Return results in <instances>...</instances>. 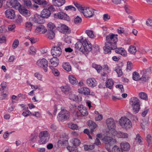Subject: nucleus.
<instances>
[{
  "instance_id": "f257e3e1",
  "label": "nucleus",
  "mask_w": 152,
  "mask_h": 152,
  "mask_svg": "<svg viewBox=\"0 0 152 152\" xmlns=\"http://www.w3.org/2000/svg\"><path fill=\"white\" fill-rule=\"evenodd\" d=\"M75 48L85 54H87L92 49L91 45L89 44L88 39L85 37L78 41L75 44Z\"/></svg>"
},
{
  "instance_id": "f03ea898",
  "label": "nucleus",
  "mask_w": 152,
  "mask_h": 152,
  "mask_svg": "<svg viewBox=\"0 0 152 152\" xmlns=\"http://www.w3.org/2000/svg\"><path fill=\"white\" fill-rule=\"evenodd\" d=\"M119 123L121 127L128 130L132 127V124L131 121L126 117H122L120 119Z\"/></svg>"
},
{
  "instance_id": "7ed1b4c3",
  "label": "nucleus",
  "mask_w": 152,
  "mask_h": 152,
  "mask_svg": "<svg viewBox=\"0 0 152 152\" xmlns=\"http://www.w3.org/2000/svg\"><path fill=\"white\" fill-rule=\"evenodd\" d=\"M118 35L113 33L110 34L106 36V42L114 47H117L116 43L118 41Z\"/></svg>"
},
{
  "instance_id": "20e7f679",
  "label": "nucleus",
  "mask_w": 152,
  "mask_h": 152,
  "mask_svg": "<svg viewBox=\"0 0 152 152\" xmlns=\"http://www.w3.org/2000/svg\"><path fill=\"white\" fill-rule=\"evenodd\" d=\"M130 104L132 106L134 113L135 114L137 113L140 109L138 99L135 97L131 98L130 100Z\"/></svg>"
},
{
  "instance_id": "39448f33",
  "label": "nucleus",
  "mask_w": 152,
  "mask_h": 152,
  "mask_svg": "<svg viewBox=\"0 0 152 152\" xmlns=\"http://www.w3.org/2000/svg\"><path fill=\"white\" fill-rule=\"evenodd\" d=\"M63 45L61 42L58 43L57 45L52 48L51 53L53 57H59L61 54Z\"/></svg>"
},
{
  "instance_id": "423d86ee",
  "label": "nucleus",
  "mask_w": 152,
  "mask_h": 152,
  "mask_svg": "<svg viewBox=\"0 0 152 152\" xmlns=\"http://www.w3.org/2000/svg\"><path fill=\"white\" fill-rule=\"evenodd\" d=\"M94 9L84 7L81 10V12L87 18H90L94 16L95 13Z\"/></svg>"
},
{
  "instance_id": "0eeeda50",
  "label": "nucleus",
  "mask_w": 152,
  "mask_h": 152,
  "mask_svg": "<svg viewBox=\"0 0 152 152\" xmlns=\"http://www.w3.org/2000/svg\"><path fill=\"white\" fill-rule=\"evenodd\" d=\"M49 136L50 134L48 131H44L41 132L39 134L40 143L42 144L46 143L48 141Z\"/></svg>"
},
{
  "instance_id": "6e6552de",
  "label": "nucleus",
  "mask_w": 152,
  "mask_h": 152,
  "mask_svg": "<svg viewBox=\"0 0 152 152\" xmlns=\"http://www.w3.org/2000/svg\"><path fill=\"white\" fill-rule=\"evenodd\" d=\"M70 115V113L68 111L65 110H61L58 114V118L59 120L63 121L68 119Z\"/></svg>"
},
{
  "instance_id": "1a4fd4ad",
  "label": "nucleus",
  "mask_w": 152,
  "mask_h": 152,
  "mask_svg": "<svg viewBox=\"0 0 152 152\" xmlns=\"http://www.w3.org/2000/svg\"><path fill=\"white\" fill-rule=\"evenodd\" d=\"M37 65L39 66L42 68L45 72L48 71V61L44 58L39 59L37 62Z\"/></svg>"
},
{
  "instance_id": "9d476101",
  "label": "nucleus",
  "mask_w": 152,
  "mask_h": 152,
  "mask_svg": "<svg viewBox=\"0 0 152 152\" xmlns=\"http://www.w3.org/2000/svg\"><path fill=\"white\" fill-rule=\"evenodd\" d=\"M7 4L9 7H13L17 10L19 9L21 5L16 0H9L7 1Z\"/></svg>"
},
{
  "instance_id": "9b49d317",
  "label": "nucleus",
  "mask_w": 152,
  "mask_h": 152,
  "mask_svg": "<svg viewBox=\"0 0 152 152\" xmlns=\"http://www.w3.org/2000/svg\"><path fill=\"white\" fill-rule=\"evenodd\" d=\"M58 31L61 32L65 34H69L71 32L70 30L65 24H60L57 27Z\"/></svg>"
},
{
  "instance_id": "f8f14e48",
  "label": "nucleus",
  "mask_w": 152,
  "mask_h": 152,
  "mask_svg": "<svg viewBox=\"0 0 152 152\" xmlns=\"http://www.w3.org/2000/svg\"><path fill=\"white\" fill-rule=\"evenodd\" d=\"M104 142L106 143L105 147L107 148V145H109V147L114 144L116 142L115 139H113L112 137L108 136L104 137L103 139Z\"/></svg>"
},
{
  "instance_id": "ddd939ff",
  "label": "nucleus",
  "mask_w": 152,
  "mask_h": 152,
  "mask_svg": "<svg viewBox=\"0 0 152 152\" xmlns=\"http://www.w3.org/2000/svg\"><path fill=\"white\" fill-rule=\"evenodd\" d=\"M106 124L110 130L111 129L113 132H115V123L113 118H110L107 119L106 121Z\"/></svg>"
},
{
  "instance_id": "4468645a",
  "label": "nucleus",
  "mask_w": 152,
  "mask_h": 152,
  "mask_svg": "<svg viewBox=\"0 0 152 152\" xmlns=\"http://www.w3.org/2000/svg\"><path fill=\"white\" fill-rule=\"evenodd\" d=\"M21 14L25 16L26 17H28L31 15V12L30 11L27 10L25 7L22 6L20 5V6L19 7V9L17 10Z\"/></svg>"
},
{
  "instance_id": "2eb2a0df",
  "label": "nucleus",
  "mask_w": 152,
  "mask_h": 152,
  "mask_svg": "<svg viewBox=\"0 0 152 152\" xmlns=\"http://www.w3.org/2000/svg\"><path fill=\"white\" fill-rule=\"evenodd\" d=\"M5 15L7 18L11 19H14L15 16V11L11 9L7 10L5 12Z\"/></svg>"
},
{
  "instance_id": "dca6fc26",
  "label": "nucleus",
  "mask_w": 152,
  "mask_h": 152,
  "mask_svg": "<svg viewBox=\"0 0 152 152\" xmlns=\"http://www.w3.org/2000/svg\"><path fill=\"white\" fill-rule=\"evenodd\" d=\"M47 31L45 27L43 25H40L37 26L35 29V32L37 34H41L45 33Z\"/></svg>"
},
{
  "instance_id": "f3484780",
  "label": "nucleus",
  "mask_w": 152,
  "mask_h": 152,
  "mask_svg": "<svg viewBox=\"0 0 152 152\" xmlns=\"http://www.w3.org/2000/svg\"><path fill=\"white\" fill-rule=\"evenodd\" d=\"M109 44V43H105V46L103 47L104 52L105 54L110 53L111 50H114L116 48V47H114L113 45Z\"/></svg>"
},
{
  "instance_id": "a211bd4d",
  "label": "nucleus",
  "mask_w": 152,
  "mask_h": 152,
  "mask_svg": "<svg viewBox=\"0 0 152 152\" xmlns=\"http://www.w3.org/2000/svg\"><path fill=\"white\" fill-rule=\"evenodd\" d=\"M78 110L81 114L84 116L88 115V112L86 107L82 104L79 105L78 107Z\"/></svg>"
},
{
  "instance_id": "6ab92c4d",
  "label": "nucleus",
  "mask_w": 152,
  "mask_h": 152,
  "mask_svg": "<svg viewBox=\"0 0 152 152\" xmlns=\"http://www.w3.org/2000/svg\"><path fill=\"white\" fill-rule=\"evenodd\" d=\"M51 15L50 11L48 9H44L41 12V15L43 18H47Z\"/></svg>"
},
{
  "instance_id": "aec40b11",
  "label": "nucleus",
  "mask_w": 152,
  "mask_h": 152,
  "mask_svg": "<svg viewBox=\"0 0 152 152\" xmlns=\"http://www.w3.org/2000/svg\"><path fill=\"white\" fill-rule=\"evenodd\" d=\"M42 18L41 15H40L36 14L34 15L33 18V20L36 23H42L44 22Z\"/></svg>"
},
{
  "instance_id": "412c9836",
  "label": "nucleus",
  "mask_w": 152,
  "mask_h": 152,
  "mask_svg": "<svg viewBox=\"0 0 152 152\" xmlns=\"http://www.w3.org/2000/svg\"><path fill=\"white\" fill-rule=\"evenodd\" d=\"M78 91L79 93L83 94L85 95H89L90 93V89L86 87H83L79 88Z\"/></svg>"
},
{
  "instance_id": "4be33fe9",
  "label": "nucleus",
  "mask_w": 152,
  "mask_h": 152,
  "mask_svg": "<svg viewBox=\"0 0 152 152\" xmlns=\"http://www.w3.org/2000/svg\"><path fill=\"white\" fill-rule=\"evenodd\" d=\"M57 16L58 18L67 20H69V18L68 16L66 14L63 12H59L57 13Z\"/></svg>"
},
{
  "instance_id": "5701e85b",
  "label": "nucleus",
  "mask_w": 152,
  "mask_h": 152,
  "mask_svg": "<svg viewBox=\"0 0 152 152\" xmlns=\"http://www.w3.org/2000/svg\"><path fill=\"white\" fill-rule=\"evenodd\" d=\"M50 62L52 65L51 66H53V67L57 66L59 64V60L56 57H54L50 59Z\"/></svg>"
},
{
  "instance_id": "b1692460",
  "label": "nucleus",
  "mask_w": 152,
  "mask_h": 152,
  "mask_svg": "<svg viewBox=\"0 0 152 152\" xmlns=\"http://www.w3.org/2000/svg\"><path fill=\"white\" fill-rule=\"evenodd\" d=\"M120 145L121 148L124 151L129 150L130 148V145L127 142H122L121 143Z\"/></svg>"
},
{
  "instance_id": "393cba45",
  "label": "nucleus",
  "mask_w": 152,
  "mask_h": 152,
  "mask_svg": "<svg viewBox=\"0 0 152 152\" xmlns=\"http://www.w3.org/2000/svg\"><path fill=\"white\" fill-rule=\"evenodd\" d=\"M115 50V52L116 53L120 54L124 56H126V52L124 48H116Z\"/></svg>"
},
{
  "instance_id": "a878e982",
  "label": "nucleus",
  "mask_w": 152,
  "mask_h": 152,
  "mask_svg": "<svg viewBox=\"0 0 152 152\" xmlns=\"http://www.w3.org/2000/svg\"><path fill=\"white\" fill-rule=\"evenodd\" d=\"M53 3L54 5L58 7L63 5L65 3V0H53Z\"/></svg>"
},
{
  "instance_id": "bb28decb",
  "label": "nucleus",
  "mask_w": 152,
  "mask_h": 152,
  "mask_svg": "<svg viewBox=\"0 0 152 152\" xmlns=\"http://www.w3.org/2000/svg\"><path fill=\"white\" fill-rule=\"evenodd\" d=\"M106 71L107 73H109L110 70L109 69L108 66L107 65H104V67L103 69H102V70L101 73V76H105L106 73L104 71Z\"/></svg>"
},
{
  "instance_id": "cd10ccee",
  "label": "nucleus",
  "mask_w": 152,
  "mask_h": 152,
  "mask_svg": "<svg viewBox=\"0 0 152 152\" xmlns=\"http://www.w3.org/2000/svg\"><path fill=\"white\" fill-rule=\"evenodd\" d=\"M87 84L89 86H96L97 85V82L94 78H89L86 80Z\"/></svg>"
},
{
  "instance_id": "c85d7f7f",
  "label": "nucleus",
  "mask_w": 152,
  "mask_h": 152,
  "mask_svg": "<svg viewBox=\"0 0 152 152\" xmlns=\"http://www.w3.org/2000/svg\"><path fill=\"white\" fill-rule=\"evenodd\" d=\"M92 66L97 71L98 73L101 74L102 70V67L100 65H98L93 63L92 64Z\"/></svg>"
},
{
  "instance_id": "c756f323",
  "label": "nucleus",
  "mask_w": 152,
  "mask_h": 152,
  "mask_svg": "<svg viewBox=\"0 0 152 152\" xmlns=\"http://www.w3.org/2000/svg\"><path fill=\"white\" fill-rule=\"evenodd\" d=\"M88 125L91 130L95 129L97 126V125L96 123L91 120L88 121Z\"/></svg>"
},
{
  "instance_id": "7c9ffc66",
  "label": "nucleus",
  "mask_w": 152,
  "mask_h": 152,
  "mask_svg": "<svg viewBox=\"0 0 152 152\" xmlns=\"http://www.w3.org/2000/svg\"><path fill=\"white\" fill-rule=\"evenodd\" d=\"M116 136L119 138H126L128 137V135L127 133L121 132H117Z\"/></svg>"
},
{
  "instance_id": "2f4dec72",
  "label": "nucleus",
  "mask_w": 152,
  "mask_h": 152,
  "mask_svg": "<svg viewBox=\"0 0 152 152\" xmlns=\"http://www.w3.org/2000/svg\"><path fill=\"white\" fill-rule=\"evenodd\" d=\"M69 82L73 85H76L78 82L76 79L72 75H69L68 77Z\"/></svg>"
},
{
  "instance_id": "473e14b6",
  "label": "nucleus",
  "mask_w": 152,
  "mask_h": 152,
  "mask_svg": "<svg viewBox=\"0 0 152 152\" xmlns=\"http://www.w3.org/2000/svg\"><path fill=\"white\" fill-rule=\"evenodd\" d=\"M63 68L68 72H69L71 70V66L69 63H64L62 65Z\"/></svg>"
},
{
  "instance_id": "72a5a7b5",
  "label": "nucleus",
  "mask_w": 152,
  "mask_h": 152,
  "mask_svg": "<svg viewBox=\"0 0 152 152\" xmlns=\"http://www.w3.org/2000/svg\"><path fill=\"white\" fill-rule=\"evenodd\" d=\"M128 50L130 53L132 54H135L137 52L136 47L133 45H130L129 47Z\"/></svg>"
},
{
  "instance_id": "f704fd0d",
  "label": "nucleus",
  "mask_w": 152,
  "mask_h": 152,
  "mask_svg": "<svg viewBox=\"0 0 152 152\" xmlns=\"http://www.w3.org/2000/svg\"><path fill=\"white\" fill-rule=\"evenodd\" d=\"M85 32L87 35L91 38H93L95 37L93 32L92 30H87L85 31Z\"/></svg>"
},
{
  "instance_id": "c9c22d12",
  "label": "nucleus",
  "mask_w": 152,
  "mask_h": 152,
  "mask_svg": "<svg viewBox=\"0 0 152 152\" xmlns=\"http://www.w3.org/2000/svg\"><path fill=\"white\" fill-rule=\"evenodd\" d=\"M72 143L75 146H78L80 144V140L77 138H74L71 140Z\"/></svg>"
},
{
  "instance_id": "e433bc0d",
  "label": "nucleus",
  "mask_w": 152,
  "mask_h": 152,
  "mask_svg": "<svg viewBox=\"0 0 152 152\" xmlns=\"http://www.w3.org/2000/svg\"><path fill=\"white\" fill-rule=\"evenodd\" d=\"M33 24L31 21H28L26 23L25 26V27L28 30L31 31V30Z\"/></svg>"
},
{
  "instance_id": "4c0bfd02",
  "label": "nucleus",
  "mask_w": 152,
  "mask_h": 152,
  "mask_svg": "<svg viewBox=\"0 0 152 152\" xmlns=\"http://www.w3.org/2000/svg\"><path fill=\"white\" fill-rule=\"evenodd\" d=\"M47 37L50 39L54 38L55 36V34L53 31H50L46 35Z\"/></svg>"
},
{
  "instance_id": "58836bf2",
  "label": "nucleus",
  "mask_w": 152,
  "mask_h": 152,
  "mask_svg": "<svg viewBox=\"0 0 152 152\" xmlns=\"http://www.w3.org/2000/svg\"><path fill=\"white\" fill-rule=\"evenodd\" d=\"M132 78L134 80H139L140 78V75L137 72H134L132 74Z\"/></svg>"
},
{
  "instance_id": "ea45409f",
  "label": "nucleus",
  "mask_w": 152,
  "mask_h": 152,
  "mask_svg": "<svg viewBox=\"0 0 152 152\" xmlns=\"http://www.w3.org/2000/svg\"><path fill=\"white\" fill-rule=\"evenodd\" d=\"M68 126L70 128L73 130H77L78 129L77 125L72 123H69L68 124Z\"/></svg>"
},
{
  "instance_id": "a19ab883",
  "label": "nucleus",
  "mask_w": 152,
  "mask_h": 152,
  "mask_svg": "<svg viewBox=\"0 0 152 152\" xmlns=\"http://www.w3.org/2000/svg\"><path fill=\"white\" fill-rule=\"evenodd\" d=\"M84 148L85 151H90L93 149L95 147L94 145H84Z\"/></svg>"
},
{
  "instance_id": "79ce46f5",
  "label": "nucleus",
  "mask_w": 152,
  "mask_h": 152,
  "mask_svg": "<svg viewBox=\"0 0 152 152\" xmlns=\"http://www.w3.org/2000/svg\"><path fill=\"white\" fill-rule=\"evenodd\" d=\"M47 28L49 31H53L55 28V26L52 22H49L47 24Z\"/></svg>"
},
{
  "instance_id": "37998d69",
  "label": "nucleus",
  "mask_w": 152,
  "mask_h": 152,
  "mask_svg": "<svg viewBox=\"0 0 152 152\" xmlns=\"http://www.w3.org/2000/svg\"><path fill=\"white\" fill-rule=\"evenodd\" d=\"M112 152H123L122 150L116 145L114 146L112 148Z\"/></svg>"
},
{
  "instance_id": "c03bdc74",
  "label": "nucleus",
  "mask_w": 152,
  "mask_h": 152,
  "mask_svg": "<svg viewBox=\"0 0 152 152\" xmlns=\"http://www.w3.org/2000/svg\"><path fill=\"white\" fill-rule=\"evenodd\" d=\"M50 68L52 69L53 74L56 76H58L60 74V72L56 69L54 68L53 66H50Z\"/></svg>"
},
{
  "instance_id": "a18cd8bd",
  "label": "nucleus",
  "mask_w": 152,
  "mask_h": 152,
  "mask_svg": "<svg viewBox=\"0 0 152 152\" xmlns=\"http://www.w3.org/2000/svg\"><path fill=\"white\" fill-rule=\"evenodd\" d=\"M115 70L118 74V77L121 76L123 74L121 68L119 66H117L116 67Z\"/></svg>"
},
{
  "instance_id": "49530a36",
  "label": "nucleus",
  "mask_w": 152,
  "mask_h": 152,
  "mask_svg": "<svg viewBox=\"0 0 152 152\" xmlns=\"http://www.w3.org/2000/svg\"><path fill=\"white\" fill-rule=\"evenodd\" d=\"M140 97L142 99L147 100L148 99V96L147 94L144 92H142L140 93L139 94Z\"/></svg>"
},
{
  "instance_id": "de8ad7c7",
  "label": "nucleus",
  "mask_w": 152,
  "mask_h": 152,
  "mask_svg": "<svg viewBox=\"0 0 152 152\" xmlns=\"http://www.w3.org/2000/svg\"><path fill=\"white\" fill-rule=\"evenodd\" d=\"M24 4L28 7H32V4L31 0H23Z\"/></svg>"
},
{
  "instance_id": "09e8293b",
  "label": "nucleus",
  "mask_w": 152,
  "mask_h": 152,
  "mask_svg": "<svg viewBox=\"0 0 152 152\" xmlns=\"http://www.w3.org/2000/svg\"><path fill=\"white\" fill-rule=\"evenodd\" d=\"M67 149L69 151V152H78V151L77 148L75 147L74 148L71 146H67Z\"/></svg>"
},
{
  "instance_id": "8fccbe9b",
  "label": "nucleus",
  "mask_w": 152,
  "mask_h": 152,
  "mask_svg": "<svg viewBox=\"0 0 152 152\" xmlns=\"http://www.w3.org/2000/svg\"><path fill=\"white\" fill-rule=\"evenodd\" d=\"M11 102L9 105V107L7 109V111L9 112H10L13 111L14 110V106L13 105V102Z\"/></svg>"
},
{
  "instance_id": "3c124183",
  "label": "nucleus",
  "mask_w": 152,
  "mask_h": 152,
  "mask_svg": "<svg viewBox=\"0 0 152 152\" xmlns=\"http://www.w3.org/2000/svg\"><path fill=\"white\" fill-rule=\"evenodd\" d=\"M61 88L62 91L64 93L68 92L70 89L69 86H62Z\"/></svg>"
},
{
  "instance_id": "603ef678",
  "label": "nucleus",
  "mask_w": 152,
  "mask_h": 152,
  "mask_svg": "<svg viewBox=\"0 0 152 152\" xmlns=\"http://www.w3.org/2000/svg\"><path fill=\"white\" fill-rule=\"evenodd\" d=\"M36 52L37 50L35 47L33 46L30 47V50L29 51L30 54H34L36 53Z\"/></svg>"
},
{
  "instance_id": "864d4df0",
  "label": "nucleus",
  "mask_w": 152,
  "mask_h": 152,
  "mask_svg": "<svg viewBox=\"0 0 152 152\" xmlns=\"http://www.w3.org/2000/svg\"><path fill=\"white\" fill-rule=\"evenodd\" d=\"M6 86H2L1 88H0V94L2 93H6L8 91Z\"/></svg>"
},
{
  "instance_id": "5fc2aeb1",
  "label": "nucleus",
  "mask_w": 152,
  "mask_h": 152,
  "mask_svg": "<svg viewBox=\"0 0 152 152\" xmlns=\"http://www.w3.org/2000/svg\"><path fill=\"white\" fill-rule=\"evenodd\" d=\"M82 96L80 95H75V96L74 98V101L76 102H80L82 100Z\"/></svg>"
},
{
  "instance_id": "6e6d98bb",
  "label": "nucleus",
  "mask_w": 152,
  "mask_h": 152,
  "mask_svg": "<svg viewBox=\"0 0 152 152\" xmlns=\"http://www.w3.org/2000/svg\"><path fill=\"white\" fill-rule=\"evenodd\" d=\"M148 77L146 76H142L140 78L139 81L140 83H144L148 81Z\"/></svg>"
},
{
  "instance_id": "4d7b16f0",
  "label": "nucleus",
  "mask_w": 152,
  "mask_h": 152,
  "mask_svg": "<svg viewBox=\"0 0 152 152\" xmlns=\"http://www.w3.org/2000/svg\"><path fill=\"white\" fill-rule=\"evenodd\" d=\"M114 82L113 80L111 79H108L106 82V86H113Z\"/></svg>"
},
{
  "instance_id": "13d9d810",
  "label": "nucleus",
  "mask_w": 152,
  "mask_h": 152,
  "mask_svg": "<svg viewBox=\"0 0 152 152\" xmlns=\"http://www.w3.org/2000/svg\"><path fill=\"white\" fill-rule=\"evenodd\" d=\"M73 3L75 6L78 8L79 10L81 12V10L83 9L84 7H82L80 4H79L77 2H74Z\"/></svg>"
},
{
  "instance_id": "bf43d9fd",
  "label": "nucleus",
  "mask_w": 152,
  "mask_h": 152,
  "mask_svg": "<svg viewBox=\"0 0 152 152\" xmlns=\"http://www.w3.org/2000/svg\"><path fill=\"white\" fill-rule=\"evenodd\" d=\"M18 44L19 41L17 39H15L14 40L12 45L13 48L15 49L17 48Z\"/></svg>"
},
{
  "instance_id": "052dcab7",
  "label": "nucleus",
  "mask_w": 152,
  "mask_h": 152,
  "mask_svg": "<svg viewBox=\"0 0 152 152\" xmlns=\"http://www.w3.org/2000/svg\"><path fill=\"white\" fill-rule=\"evenodd\" d=\"M135 140L139 144H140V142H142V138L139 134H137Z\"/></svg>"
},
{
  "instance_id": "680f3d73",
  "label": "nucleus",
  "mask_w": 152,
  "mask_h": 152,
  "mask_svg": "<svg viewBox=\"0 0 152 152\" xmlns=\"http://www.w3.org/2000/svg\"><path fill=\"white\" fill-rule=\"evenodd\" d=\"M133 65L132 63L129 61L127 62V69L129 71L131 70L132 68Z\"/></svg>"
},
{
  "instance_id": "e2e57ef3",
  "label": "nucleus",
  "mask_w": 152,
  "mask_h": 152,
  "mask_svg": "<svg viewBox=\"0 0 152 152\" xmlns=\"http://www.w3.org/2000/svg\"><path fill=\"white\" fill-rule=\"evenodd\" d=\"M64 9L66 10H72L74 11H75L76 10L75 8L72 5L66 7Z\"/></svg>"
},
{
  "instance_id": "0e129e2a",
  "label": "nucleus",
  "mask_w": 152,
  "mask_h": 152,
  "mask_svg": "<svg viewBox=\"0 0 152 152\" xmlns=\"http://www.w3.org/2000/svg\"><path fill=\"white\" fill-rule=\"evenodd\" d=\"M34 76L39 80H41L42 78V75L39 72H36L34 74Z\"/></svg>"
},
{
  "instance_id": "69168bd1",
  "label": "nucleus",
  "mask_w": 152,
  "mask_h": 152,
  "mask_svg": "<svg viewBox=\"0 0 152 152\" xmlns=\"http://www.w3.org/2000/svg\"><path fill=\"white\" fill-rule=\"evenodd\" d=\"M48 4V2L45 0H39L38 4L39 5L45 6Z\"/></svg>"
},
{
  "instance_id": "338daca9",
  "label": "nucleus",
  "mask_w": 152,
  "mask_h": 152,
  "mask_svg": "<svg viewBox=\"0 0 152 152\" xmlns=\"http://www.w3.org/2000/svg\"><path fill=\"white\" fill-rule=\"evenodd\" d=\"M82 21L81 18L78 17L77 16L75 19L74 22L75 24H78L81 22Z\"/></svg>"
},
{
  "instance_id": "774afa93",
  "label": "nucleus",
  "mask_w": 152,
  "mask_h": 152,
  "mask_svg": "<svg viewBox=\"0 0 152 152\" xmlns=\"http://www.w3.org/2000/svg\"><path fill=\"white\" fill-rule=\"evenodd\" d=\"M146 24L148 26H152V18L148 19L146 22Z\"/></svg>"
}]
</instances>
